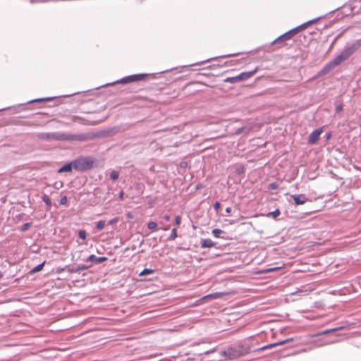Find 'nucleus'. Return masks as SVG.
I'll list each match as a JSON object with an SVG mask.
<instances>
[{"mask_svg": "<svg viewBox=\"0 0 361 361\" xmlns=\"http://www.w3.org/2000/svg\"><path fill=\"white\" fill-rule=\"evenodd\" d=\"M360 47L358 42L347 44L341 52L334 59L329 61L322 70L323 74H326L334 69L336 66L346 61L352 56Z\"/></svg>", "mask_w": 361, "mask_h": 361, "instance_id": "obj_1", "label": "nucleus"}, {"mask_svg": "<svg viewBox=\"0 0 361 361\" xmlns=\"http://www.w3.org/2000/svg\"><path fill=\"white\" fill-rule=\"evenodd\" d=\"M37 137L39 139L45 140H82V135L66 134L59 132L54 133H41Z\"/></svg>", "mask_w": 361, "mask_h": 361, "instance_id": "obj_2", "label": "nucleus"}, {"mask_svg": "<svg viewBox=\"0 0 361 361\" xmlns=\"http://www.w3.org/2000/svg\"><path fill=\"white\" fill-rule=\"evenodd\" d=\"M94 159L90 157H80L73 160L74 169L85 171L93 167Z\"/></svg>", "mask_w": 361, "mask_h": 361, "instance_id": "obj_3", "label": "nucleus"}, {"mask_svg": "<svg viewBox=\"0 0 361 361\" xmlns=\"http://www.w3.org/2000/svg\"><path fill=\"white\" fill-rule=\"evenodd\" d=\"M147 75L145 74V73L130 75H128V76H126V77H124V78H123L121 79H119V80H118L116 81H114L113 82L106 84L104 86L106 87V86H109V85H116V84H127V83H130V82H133L141 80L144 79Z\"/></svg>", "mask_w": 361, "mask_h": 361, "instance_id": "obj_4", "label": "nucleus"}, {"mask_svg": "<svg viewBox=\"0 0 361 361\" xmlns=\"http://www.w3.org/2000/svg\"><path fill=\"white\" fill-rule=\"evenodd\" d=\"M321 18H317L313 20H310L293 29H291L290 30L288 31L290 33V35H291V37H293L294 35H295L297 33H298L300 30L305 29L308 25L317 22L318 20H319Z\"/></svg>", "mask_w": 361, "mask_h": 361, "instance_id": "obj_5", "label": "nucleus"}, {"mask_svg": "<svg viewBox=\"0 0 361 361\" xmlns=\"http://www.w3.org/2000/svg\"><path fill=\"white\" fill-rule=\"evenodd\" d=\"M257 70L258 68H255L253 71L241 73L240 74L237 75L238 81L240 82L243 80H247L248 78L254 75L257 73Z\"/></svg>", "mask_w": 361, "mask_h": 361, "instance_id": "obj_6", "label": "nucleus"}, {"mask_svg": "<svg viewBox=\"0 0 361 361\" xmlns=\"http://www.w3.org/2000/svg\"><path fill=\"white\" fill-rule=\"evenodd\" d=\"M322 129H317V130H314V131H312L309 135V139H308L309 143L310 144L316 143L317 142V140H319V136L322 134Z\"/></svg>", "mask_w": 361, "mask_h": 361, "instance_id": "obj_7", "label": "nucleus"}, {"mask_svg": "<svg viewBox=\"0 0 361 361\" xmlns=\"http://www.w3.org/2000/svg\"><path fill=\"white\" fill-rule=\"evenodd\" d=\"M107 260L106 257H97L94 255H90L87 258L83 259V261L91 262L93 264H101Z\"/></svg>", "mask_w": 361, "mask_h": 361, "instance_id": "obj_8", "label": "nucleus"}, {"mask_svg": "<svg viewBox=\"0 0 361 361\" xmlns=\"http://www.w3.org/2000/svg\"><path fill=\"white\" fill-rule=\"evenodd\" d=\"M290 197L294 200L295 204L297 205L303 204L307 201V198L303 194L291 195Z\"/></svg>", "mask_w": 361, "mask_h": 361, "instance_id": "obj_9", "label": "nucleus"}, {"mask_svg": "<svg viewBox=\"0 0 361 361\" xmlns=\"http://www.w3.org/2000/svg\"><path fill=\"white\" fill-rule=\"evenodd\" d=\"M292 341H293V338H288V339L283 340V341L277 342V343H271V344L264 345V346L259 348V350H264L267 349L272 348L278 346V345H281L286 344Z\"/></svg>", "mask_w": 361, "mask_h": 361, "instance_id": "obj_10", "label": "nucleus"}, {"mask_svg": "<svg viewBox=\"0 0 361 361\" xmlns=\"http://www.w3.org/2000/svg\"><path fill=\"white\" fill-rule=\"evenodd\" d=\"M292 341H293V338H288V339L283 340V341L277 342V343H271V344L264 345V346L259 348V350H264L267 349L272 348L278 346V345H281L286 344Z\"/></svg>", "mask_w": 361, "mask_h": 361, "instance_id": "obj_11", "label": "nucleus"}, {"mask_svg": "<svg viewBox=\"0 0 361 361\" xmlns=\"http://www.w3.org/2000/svg\"><path fill=\"white\" fill-rule=\"evenodd\" d=\"M292 37H291V35H290V33L288 32H285L284 34L280 35L279 37H278L276 39H275L273 42H272V44H276V43H281L284 41H286V40H288V39H290Z\"/></svg>", "mask_w": 361, "mask_h": 361, "instance_id": "obj_12", "label": "nucleus"}, {"mask_svg": "<svg viewBox=\"0 0 361 361\" xmlns=\"http://www.w3.org/2000/svg\"><path fill=\"white\" fill-rule=\"evenodd\" d=\"M90 266L85 265V264H80L78 265L75 267H72L68 269V272L70 273H80L82 271L87 270L89 269Z\"/></svg>", "mask_w": 361, "mask_h": 361, "instance_id": "obj_13", "label": "nucleus"}, {"mask_svg": "<svg viewBox=\"0 0 361 361\" xmlns=\"http://www.w3.org/2000/svg\"><path fill=\"white\" fill-rule=\"evenodd\" d=\"M201 247L202 248H210L216 245V243L213 242L211 239L206 238L201 240Z\"/></svg>", "mask_w": 361, "mask_h": 361, "instance_id": "obj_14", "label": "nucleus"}, {"mask_svg": "<svg viewBox=\"0 0 361 361\" xmlns=\"http://www.w3.org/2000/svg\"><path fill=\"white\" fill-rule=\"evenodd\" d=\"M74 169V164L73 161L69 163H67L64 164L63 166H61L59 170V173H63V172H71L72 169Z\"/></svg>", "mask_w": 361, "mask_h": 361, "instance_id": "obj_15", "label": "nucleus"}, {"mask_svg": "<svg viewBox=\"0 0 361 361\" xmlns=\"http://www.w3.org/2000/svg\"><path fill=\"white\" fill-rule=\"evenodd\" d=\"M238 357H240V354H238L237 350L234 348H228V360H235Z\"/></svg>", "mask_w": 361, "mask_h": 361, "instance_id": "obj_16", "label": "nucleus"}, {"mask_svg": "<svg viewBox=\"0 0 361 361\" xmlns=\"http://www.w3.org/2000/svg\"><path fill=\"white\" fill-rule=\"evenodd\" d=\"M343 329V326H339V327H337V328H333V329H327V330L323 331L322 332L317 333V334L314 335V336H322V335H326V334H329L330 333H332V332H334V331H338V330H341V329Z\"/></svg>", "mask_w": 361, "mask_h": 361, "instance_id": "obj_17", "label": "nucleus"}, {"mask_svg": "<svg viewBox=\"0 0 361 361\" xmlns=\"http://www.w3.org/2000/svg\"><path fill=\"white\" fill-rule=\"evenodd\" d=\"M54 98L55 97L38 98V99L30 100L26 104L39 103V102H49V101L53 100Z\"/></svg>", "mask_w": 361, "mask_h": 361, "instance_id": "obj_18", "label": "nucleus"}, {"mask_svg": "<svg viewBox=\"0 0 361 361\" xmlns=\"http://www.w3.org/2000/svg\"><path fill=\"white\" fill-rule=\"evenodd\" d=\"M237 350L238 354H240V357L244 356L250 353L249 348H245L243 346H238L235 348Z\"/></svg>", "mask_w": 361, "mask_h": 361, "instance_id": "obj_19", "label": "nucleus"}, {"mask_svg": "<svg viewBox=\"0 0 361 361\" xmlns=\"http://www.w3.org/2000/svg\"><path fill=\"white\" fill-rule=\"evenodd\" d=\"M45 262H46L44 261L42 263H41V264L37 265L36 267H35L34 268H32L30 270V273L31 274H34V273H37V272L41 271L43 269V267H44V266L45 264Z\"/></svg>", "mask_w": 361, "mask_h": 361, "instance_id": "obj_20", "label": "nucleus"}, {"mask_svg": "<svg viewBox=\"0 0 361 361\" xmlns=\"http://www.w3.org/2000/svg\"><path fill=\"white\" fill-rule=\"evenodd\" d=\"M178 237V232L176 228H173L168 240L170 241L174 240Z\"/></svg>", "mask_w": 361, "mask_h": 361, "instance_id": "obj_21", "label": "nucleus"}, {"mask_svg": "<svg viewBox=\"0 0 361 361\" xmlns=\"http://www.w3.org/2000/svg\"><path fill=\"white\" fill-rule=\"evenodd\" d=\"M215 59H216V57L215 58H211V59L204 60L203 61L197 62V63H193V64H190V65H188V66H182V68H187V67H189V66H195L202 65V64H204V63H205L207 62H209V61H210L212 60H214Z\"/></svg>", "mask_w": 361, "mask_h": 361, "instance_id": "obj_22", "label": "nucleus"}, {"mask_svg": "<svg viewBox=\"0 0 361 361\" xmlns=\"http://www.w3.org/2000/svg\"><path fill=\"white\" fill-rule=\"evenodd\" d=\"M154 271L153 269H144L140 273L139 276H145V275L151 274H153Z\"/></svg>", "mask_w": 361, "mask_h": 361, "instance_id": "obj_23", "label": "nucleus"}, {"mask_svg": "<svg viewBox=\"0 0 361 361\" xmlns=\"http://www.w3.org/2000/svg\"><path fill=\"white\" fill-rule=\"evenodd\" d=\"M118 176H119V173L117 171H112L110 173V178L113 180H116L118 178Z\"/></svg>", "mask_w": 361, "mask_h": 361, "instance_id": "obj_24", "label": "nucleus"}, {"mask_svg": "<svg viewBox=\"0 0 361 361\" xmlns=\"http://www.w3.org/2000/svg\"><path fill=\"white\" fill-rule=\"evenodd\" d=\"M281 214V212L279 209H276L274 210V212H269L267 216H272L273 218L276 219V217H278Z\"/></svg>", "mask_w": 361, "mask_h": 361, "instance_id": "obj_25", "label": "nucleus"}, {"mask_svg": "<svg viewBox=\"0 0 361 361\" xmlns=\"http://www.w3.org/2000/svg\"><path fill=\"white\" fill-rule=\"evenodd\" d=\"M224 82H230V83H236L238 82L237 75L234 77H230L227 78L224 80Z\"/></svg>", "mask_w": 361, "mask_h": 361, "instance_id": "obj_26", "label": "nucleus"}, {"mask_svg": "<svg viewBox=\"0 0 361 361\" xmlns=\"http://www.w3.org/2000/svg\"><path fill=\"white\" fill-rule=\"evenodd\" d=\"M224 231L219 228H215L212 230V234L216 238H220V234H221Z\"/></svg>", "mask_w": 361, "mask_h": 361, "instance_id": "obj_27", "label": "nucleus"}, {"mask_svg": "<svg viewBox=\"0 0 361 361\" xmlns=\"http://www.w3.org/2000/svg\"><path fill=\"white\" fill-rule=\"evenodd\" d=\"M105 226V221H99L97 223L96 228L99 231L102 230Z\"/></svg>", "mask_w": 361, "mask_h": 361, "instance_id": "obj_28", "label": "nucleus"}, {"mask_svg": "<svg viewBox=\"0 0 361 361\" xmlns=\"http://www.w3.org/2000/svg\"><path fill=\"white\" fill-rule=\"evenodd\" d=\"M157 227V224L154 221H149L147 224V228L149 230H155Z\"/></svg>", "mask_w": 361, "mask_h": 361, "instance_id": "obj_29", "label": "nucleus"}, {"mask_svg": "<svg viewBox=\"0 0 361 361\" xmlns=\"http://www.w3.org/2000/svg\"><path fill=\"white\" fill-rule=\"evenodd\" d=\"M42 200L47 206L50 207L51 205V201L47 195H44L42 197Z\"/></svg>", "mask_w": 361, "mask_h": 361, "instance_id": "obj_30", "label": "nucleus"}, {"mask_svg": "<svg viewBox=\"0 0 361 361\" xmlns=\"http://www.w3.org/2000/svg\"><path fill=\"white\" fill-rule=\"evenodd\" d=\"M78 237L82 240H85L87 237V233L85 230H80L78 232Z\"/></svg>", "mask_w": 361, "mask_h": 361, "instance_id": "obj_31", "label": "nucleus"}, {"mask_svg": "<svg viewBox=\"0 0 361 361\" xmlns=\"http://www.w3.org/2000/svg\"><path fill=\"white\" fill-rule=\"evenodd\" d=\"M279 269H280L279 267H272V268L264 269V270L262 271L261 272L264 273V274L270 273V272L274 271L276 270H278Z\"/></svg>", "mask_w": 361, "mask_h": 361, "instance_id": "obj_32", "label": "nucleus"}, {"mask_svg": "<svg viewBox=\"0 0 361 361\" xmlns=\"http://www.w3.org/2000/svg\"><path fill=\"white\" fill-rule=\"evenodd\" d=\"M219 295H220V293H216L214 294H209V295H207V296L204 297L202 298V300H204V299L209 298H219Z\"/></svg>", "mask_w": 361, "mask_h": 361, "instance_id": "obj_33", "label": "nucleus"}, {"mask_svg": "<svg viewBox=\"0 0 361 361\" xmlns=\"http://www.w3.org/2000/svg\"><path fill=\"white\" fill-rule=\"evenodd\" d=\"M30 223H25V224L22 225L21 231H27L30 228Z\"/></svg>", "mask_w": 361, "mask_h": 361, "instance_id": "obj_34", "label": "nucleus"}, {"mask_svg": "<svg viewBox=\"0 0 361 361\" xmlns=\"http://www.w3.org/2000/svg\"><path fill=\"white\" fill-rule=\"evenodd\" d=\"M181 222V218L180 216H176L174 219V224L177 226L180 225Z\"/></svg>", "mask_w": 361, "mask_h": 361, "instance_id": "obj_35", "label": "nucleus"}, {"mask_svg": "<svg viewBox=\"0 0 361 361\" xmlns=\"http://www.w3.org/2000/svg\"><path fill=\"white\" fill-rule=\"evenodd\" d=\"M67 201H68L67 197L66 196H63L60 199V204H62V205H64V204H66L67 203Z\"/></svg>", "mask_w": 361, "mask_h": 361, "instance_id": "obj_36", "label": "nucleus"}, {"mask_svg": "<svg viewBox=\"0 0 361 361\" xmlns=\"http://www.w3.org/2000/svg\"><path fill=\"white\" fill-rule=\"evenodd\" d=\"M221 355L226 357V360L228 359V349L227 350H222L220 353Z\"/></svg>", "mask_w": 361, "mask_h": 361, "instance_id": "obj_37", "label": "nucleus"}, {"mask_svg": "<svg viewBox=\"0 0 361 361\" xmlns=\"http://www.w3.org/2000/svg\"><path fill=\"white\" fill-rule=\"evenodd\" d=\"M221 207V204L219 202H216L214 204V209L216 212H218V210Z\"/></svg>", "mask_w": 361, "mask_h": 361, "instance_id": "obj_38", "label": "nucleus"}, {"mask_svg": "<svg viewBox=\"0 0 361 361\" xmlns=\"http://www.w3.org/2000/svg\"><path fill=\"white\" fill-rule=\"evenodd\" d=\"M118 220L119 219H118V217L113 218L111 220H109V224H114L117 223L118 221Z\"/></svg>", "mask_w": 361, "mask_h": 361, "instance_id": "obj_39", "label": "nucleus"}, {"mask_svg": "<svg viewBox=\"0 0 361 361\" xmlns=\"http://www.w3.org/2000/svg\"><path fill=\"white\" fill-rule=\"evenodd\" d=\"M278 188V184L276 183H271L269 184V188L272 190H275Z\"/></svg>", "mask_w": 361, "mask_h": 361, "instance_id": "obj_40", "label": "nucleus"}, {"mask_svg": "<svg viewBox=\"0 0 361 361\" xmlns=\"http://www.w3.org/2000/svg\"><path fill=\"white\" fill-rule=\"evenodd\" d=\"M245 130V128H239L237 131V133L239 134V133H244Z\"/></svg>", "mask_w": 361, "mask_h": 361, "instance_id": "obj_41", "label": "nucleus"}, {"mask_svg": "<svg viewBox=\"0 0 361 361\" xmlns=\"http://www.w3.org/2000/svg\"><path fill=\"white\" fill-rule=\"evenodd\" d=\"M342 109H343V106H342V105H338V106H336V111H342Z\"/></svg>", "mask_w": 361, "mask_h": 361, "instance_id": "obj_42", "label": "nucleus"}, {"mask_svg": "<svg viewBox=\"0 0 361 361\" xmlns=\"http://www.w3.org/2000/svg\"><path fill=\"white\" fill-rule=\"evenodd\" d=\"M163 219L166 221H169L170 220V216L169 215H164L163 216Z\"/></svg>", "mask_w": 361, "mask_h": 361, "instance_id": "obj_43", "label": "nucleus"}, {"mask_svg": "<svg viewBox=\"0 0 361 361\" xmlns=\"http://www.w3.org/2000/svg\"><path fill=\"white\" fill-rule=\"evenodd\" d=\"M123 196H124V192L123 191H121L119 193L118 197H119V199L122 200L123 198Z\"/></svg>", "mask_w": 361, "mask_h": 361, "instance_id": "obj_44", "label": "nucleus"}, {"mask_svg": "<svg viewBox=\"0 0 361 361\" xmlns=\"http://www.w3.org/2000/svg\"><path fill=\"white\" fill-rule=\"evenodd\" d=\"M231 207H227V208L226 209V214H230V213H231Z\"/></svg>", "mask_w": 361, "mask_h": 361, "instance_id": "obj_45", "label": "nucleus"}, {"mask_svg": "<svg viewBox=\"0 0 361 361\" xmlns=\"http://www.w3.org/2000/svg\"><path fill=\"white\" fill-rule=\"evenodd\" d=\"M214 350H215V349H212V350H211L206 351L204 353H205V354H209V353H211L214 352Z\"/></svg>", "mask_w": 361, "mask_h": 361, "instance_id": "obj_46", "label": "nucleus"}, {"mask_svg": "<svg viewBox=\"0 0 361 361\" xmlns=\"http://www.w3.org/2000/svg\"><path fill=\"white\" fill-rule=\"evenodd\" d=\"M169 227H170V226L168 225V226H166L165 227H164V228H163V229H164V231H168V230L169 229Z\"/></svg>", "mask_w": 361, "mask_h": 361, "instance_id": "obj_47", "label": "nucleus"}, {"mask_svg": "<svg viewBox=\"0 0 361 361\" xmlns=\"http://www.w3.org/2000/svg\"><path fill=\"white\" fill-rule=\"evenodd\" d=\"M235 54H228V55L224 56V57H228V56H235Z\"/></svg>", "mask_w": 361, "mask_h": 361, "instance_id": "obj_48", "label": "nucleus"}, {"mask_svg": "<svg viewBox=\"0 0 361 361\" xmlns=\"http://www.w3.org/2000/svg\"><path fill=\"white\" fill-rule=\"evenodd\" d=\"M8 109H11V107L1 109H0V111H4V110Z\"/></svg>", "mask_w": 361, "mask_h": 361, "instance_id": "obj_49", "label": "nucleus"}, {"mask_svg": "<svg viewBox=\"0 0 361 361\" xmlns=\"http://www.w3.org/2000/svg\"><path fill=\"white\" fill-rule=\"evenodd\" d=\"M25 104H18L17 106L19 107V106H23L25 105Z\"/></svg>", "mask_w": 361, "mask_h": 361, "instance_id": "obj_50", "label": "nucleus"}, {"mask_svg": "<svg viewBox=\"0 0 361 361\" xmlns=\"http://www.w3.org/2000/svg\"><path fill=\"white\" fill-rule=\"evenodd\" d=\"M301 352H307V350L306 349H302L300 350Z\"/></svg>", "mask_w": 361, "mask_h": 361, "instance_id": "obj_51", "label": "nucleus"}, {"mask_svg": "<svg viewBox=\"0 0 361 361\" xmlns=\"http://www.w3.org/2000/svg\"><path fill=\"white\" fill-rule=\"evenodd\" d=\"M73 94H68L66 97H70L71 95H73Z\"/></svg>", "mask_w": 361, "mask_h": 361, "instance_id": "obj_52", "label": "nucleus"}]
</instances>
